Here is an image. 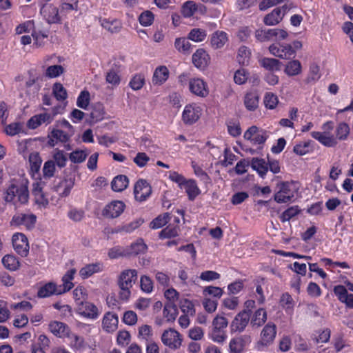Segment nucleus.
Wrapping results in <instances>:
<instances>
[{
    "label": "nucleus",
    "mask_w": 353,
    "mask_h": 353,
    "mask_svg": "<svg viewBox=\"0 0 353 353\" xmlns=\"http://www.w3.org/2000/svg\"><path fill=\"white\" fill-rule=\"evenodd\" d=\"M138 279L137 271L134 269L123 270L117 280L119 288V296L123 301H128L131 295V289Z\"/></svg>",
    "instance_id": "1"
},
{
    "label": "nucleus",
    "mask_w": 353,
    "mask_h": 353,
    "mask_svg": "<svg viewBox=\"0 0 353 353\" xmlns=\"http://www.w3.org/2000/svg\"><path fill=\"white\" fill-rule=\"evenodd\" d=\"M4 199L6 202L16 205L19 203L25 204L28 203L29 191L27 182H21L11 184L5 192Z\"/></svg>",
    "instance_id": "2"
},
{
    "label": "nucleus",
    "mask_w": 353,
    "mask_h": 353,
    "mask_svg": "<svg viewBox=\"0 0 353 353\" xmlns=\"http://www.w3.org/2000/svg\"><path fill=\"white\" fill-rule=\"evenodd\" d=\"M228 325V321L225 316H216L212 322V327L208 332V338L214 343L223 344L228 338L226 331Z\"/></svg>",
    "instance_id": "3"
},
{
    "label": "nucleus",
    "mask_w": 353,
    "mask_h": 353,
    "mask_svg": "<svg viewBox=\"0 0 353 353\" xmlns=\"http://www.w3.org/2000/svg\"><path fill=\"white\" fill-rule=\"evenodd\" d=\"M278 191L274 195V201L278 203H286L295 196L296 190L293 182L282 181L277 184Z\"/></svg>",
    "instance_id": "4"
},
{
    "label": "nucleus",
    "mask_w": 353,
    "mask_h": 353,
    "mask_svg": "<svg viewBox=\"0 0 353 353\" xmlns=\"http://www.w3.org/2000/svg\"><path fill=\"white\" fill-rule=\"evenodd\" d=\"M203 110L196 103H190L185 106L182 112V121L187 125L196 123L202 114Z\"/></svg>",
    "instance_id": "5"
},
{
    "label": "nucleus",
    "mask_w": 353,
    "mask_h": 353,
    "mask_svg": "<svg viewBox=\"0 0 353 353\" xmlns=\"http://www.w3.org/2000/svg\"><path fill=\"white\" fill-rule=\"evenodd\" d=\"M161 341L170 349L177 350L181 347L183 339L179 332L170 328L163 332Z\"/></svg>",
    "instance_id": "6"
},
{
    "label": "nucleus",
    "mask_w": 353,
    "mask_h": 353,
    "mask_svg": "<svg viewBox=\"0 0 353 353\" xmlns=\"http://www.w3.org/2000/svg\"><path fill=\"white\" fill-rule=\"evenodd\" d=\"M125 207V204L122 201L114 200L105 205L101 214L106 219H116L121 215Z\"/></svg>",
    "instance_id": "7"
},
{
    "label": "nucleus",
    "mask_w": 353,
    "mask_h": 353,
    "mask_svg": "<svg viewBox=\"0 0 353 353\" xmlns=\"http://www.w3.org/2000/svg\"><path fill=\"white\" fill-rule=\"evenodd\" d=\"M57 114L55 108H53L52 113L43 112L35 114L28 121L27 126L30 129L34 130L42 124L48 125L52 122Z\"/></svg>",
    "instance_id": "8"
},
{
    "label": "nucleus",
    "mask_w": 353,
    "mask_h": 353,
    "mask_svg": "<svg viewBox=\"0 0 353 353\" xmlns=\"http://www.w3.org/2000/svg\"><path fill=\"white\" fill-rule=\"evenodd\" d=\"M269 51L272 55L284 59H290L296 55L290 44L273 43L270 46Z\"/></svg>",
    "instance_id": "9"
},
{
    "label": "nucleus",
    "mask_w": 353,
    "mask_h": 353,
    "mask_svg": "<svg viewBox=\"0 0 353 353\" xmlns=\"http://www.w3.org/2000/svg\"><path fill=\"white\" fill-rule=\"evenodd\" d=\"M250 313L246 310L239 312L230 323L231 333L242 332L244 331L250 321Z\"/></svg>",
    "instance_id": "10"
},
{
    "label": "nucleus",
    "mask_w": 353,
    "mask_h": 353,
    "mask_svg": "<svg viewBox=\"0 0 353 353\" xmlns=\"http://www.w3.org/2000/svg\"><path fill=\"white\" fill-rule=\"evenodd\" d=\"M151 193L152 187L145 179H140L134 184V194L137 201H145Z\"/></svg>",
    "instance_id": "11"
},
{
    "label": "nucleus",
    "mask_w": 353,
    "mask_h": 353,
    "mask_svg": "<svg viewBox=\"0 0 353 353\" xmlns=\"http://www.w3.org/2000/svg\"><path fill=\"white\" fill-rule=\"evenodd\" d=\"M12 241L13 248L19 255L25 257L28 254L30 247L25 234L16 233L12 236Z\"/></svg>",
    "instance_id": "12"
},
{
    "label": "nucleus",
    "mask_w": 353,
    "mask_h": 353,
    "mask_svg": "<svg viewBox=\"0 0 353 353\" xmlns=\"http://www.w3.org/2000/svg\"><path fill=\"white\" fill-rule=\"evenodd\" d=\"M276 335V326L272 322L268 323L262 329L259 345L269 346L273 343Z\"/></svg>",
    "instance_id": "13"
},
{
    "label": "nucleus",
    "mask_w": 353,
    "mask_h": 353,
    "mask_svg": "<svg viewBox=\"0 0 353 353\" xmlns=\"http://www.w3.org/2000/svg\"><path fill=\"white\" fill-rule=\"evenodd\" d=\"M37 217L33 214H18L13 216L10 221L12 226H24L30 230L34 228Z\"/></svg>",
    "instance_id": "14"
},
{
    "label": "nucleus",
    "mask_w": 353,
    "mask_h": 353,
    "mask_svg": "<svg viewBox=\"0 0 353 353\" xmlns=\"http://www.w3.org/2000/svg\"><path fill=\"white\" fill-rule=\"evenodd\" d=\"M41 14L50 24L61 23L62 16L59 13V8L54 4H47L41 9Z\"/></svg>",
    "instance_id": "15"
},
{
    "label": "nucleus",
    "mask_w": 353,
    "mask_h": 353,
    "mask_svg": "<svg viewBox=\"0 0 353 353\" xmlns=\"http://www.w3.org/2000/svg\"><path fill=\"white\" fill-rule=\"evenodd\" d=\"M189 90L194 95L204 98L209 94L207 83L201 78H193L188 81Z\"/></svg>",
    "instance_id": "16"
},
{
    "label": "nucleus",
    "mask_w": 353,
    "mask_h": 353,
    "mask_svg": "<svg viewBox=\"0 0 353 353\" xmlns=\"http://www.w3.org/2000/svg\"><path fill=\"white\" fill-rule=\"evenodd\" d=\"M72 136V134L68 132L59 129H53L48 135L47 144L48 146L53 148L59 142L66 143L70 141Z\"/></svg>",
    "instance_id": "17"
},
{
    "label": "nucleus",
    "mask_w": 353,
    "mask_h": 353,
    "mask_svg": "<svg viewBox=\"0 0 353 353\" xmlns=\"http://www.w3.org/2000/svg\"><path fill=\"white\" fill-rule=\"evenodd\" d=\"M251 342L249 335H241L232 338L229 343L230 353H242L245 347Z\"/></svg>",
    "instance_id": "18"
},
{
    "label": "nucleus",
    "mask_w": 353,
    "mask_h": 353,
    "mask_svg": "<svg viewBox=\"0 0 353 353\" xmlns=\"http://www.w3.org/2000/svg\"><path fill=\"white\" fill-rule=\"evenodd\" d=\"M268 137L265 131L258 133V128L255 125L249 128L244 133V138L250 141L251 143L253 145L263 144Z\"/></svg>",
    "instance_id": "19"
},
{
    "label": "nucleus",
    "mask_w": 353,
    "mask_h": 353,
    "mask_svg": "<svg viewBox=\"0 0 353 353\" xmlns=\"http://www.w3.org/2000/svg\"><path fill=\"white\" fill-rule=\"evenodd\" d=\"M333 292L338 300L344 303L347 307L353 308V294L347 292V289L343 285H335Z\"/></svg>",
    "instance_id": "20"
},
{
    "label": "nucleus",
    "mask_w": 353,
    "mask_h": 353,
    "mask_svg": "<svg viewBox=\"0 0 353 353\" xmlns=\"http://www.w3.org/2000/svg\"><path fill=\"white\" fill-rule=\"evenodd\" d=\"M287 10V6L276 8L271 12L266 14L263 18V23L266 26H275L279 23Z\"/></svg>",
    "instance_id": "21"
},
{
    "label": "nucleus",
    "mask_w": 353,
    "mask_h": 353,
    "mask_svg": "<svg viewBox=\"0 0 353 353\" xmlns=\"http://www.w3.org/2000/svg\"><path fill=\"white\" fill-rule=\"evenodd\" d=\"M119 318L117 314L106 312L102 319V328L108 333H112L118 328Z\"/></svg>",
    "instance_id": "22"
},
{
    "label": "nucleus",
    "mask_w": 353,
    "mask_h": 353,
    "mask_svg": "<svg viewBox=\"0 0 353 353\" xmlns=\"http://www.w3.org/2000/svg\"><path fill=\"white\" fill-rule=\"evenodd\" d=\"M78 310L79 313L83 317L93 320L97 319L100 314L97 307L94 304L88 301H85L79 305Z\"/></svg>",
    "instance_id": "23"
},
{
    "label": "nucleus",
    "mask_w": 353,
    "mask_h": 353,
    "mask_svg": "<svg viewBox=\"0 0 353 353\" xmlns=\"http://www.w3.org/2000/svg\"><path fill=\"white\" fill-rule=\"evenodd\" d=\"M170 77V71L165 65H159L156 68L152 77L154 85H161L166 82Z\"/></svg>",
    "instance_id": "24"
},
{
    "label": "nucleus",
    "mask_w": 353,
    "mask_h": 353,
    "mask_svg": "<svg viewBox=\"0 0 353 353\" xmlns=\"http://www.w3.org/2000/svg\"><path fill=\"white\" fill-rule=\"evenodd\" d=\"M59 285L54 282L50 281L46 283L43 285L39 288L37 292V296L39 298H47L52 295H60L63 293L59 292Z\"/></svg>",
    "instance_id": "25"
},
{
    "label": "nucleus",
    "mask_w": 353,
    "mask_h": 353,
    "mask_svg": "<svg viewBox=\"0 0 353 353\" xmlns=\"http://www.w3.org/2000/svg\"><path fill=\"white\" fill-rule=\"evenodd\" d=\"M103 270V265L101 262L87 264L79 270V276L82 279H86L96 273L101 272Z\"/></svg>",
    "instance_id": "26"
},
{
    "label": "nucleus",
    "mask_w": 353,
    "mask_h": 353,
    "mask_svg": "<svg viewBox=\"0 0 353 353\" xmlns=\"http://www.w3.org/2000/svg\"><path fill=\"white\" fill-rule=\"evenodd\" d=\"M192 59L196 68L204 69L208 65L210 57L204 49L199 48L192 54Z\"/></svg>",
    "instance_id": "27"
},
{
    "label": "nucleus",
    "mask_w": 353,
    "mask_h": 353,
    "mask_svg": "<svg viewBox=\"0 0 353 353\" xmlns=\"http://www.w3.org/2000/svg\"><path fill=\"white\" fill-rule=\"evenodd\" d=\"M49 330L54 336L59 338L69 336L70 332V329L67 324L57 321L50 323Z\"/></svg>",
    "instance_id": "28"
},
{
    "label": "nucleus",
    "mask_w": 353,
    "mask_h": 353,
    "mask_svg": "<svg viewBox=\"0 0 353 353\" xmlns=\"http://www.w3.org/2000/svg\"><path fill=\"white\" fill-rule=\"evenodd\" d=\"M311 136L314 139L319 141L321 144L327 147H334L338 142L334 135H330L325 132L313 131L311 132Z\"/></svg>",
    "instance_id": "29"
},
{
    "label": "nucleus",
    "mask_w": 353,
    "mask_h": 353,
    "mask_svg": "<svg viewBox=\"0 0 353 353\" xmlns=\"http://www.w3.org/2000/svg\"><path fill=\"white\" fill-rule=\"evenodd\" d=\"M76 272L77 270L75 268H71L65 272L61 279L63 284L59 285V289L61 290L59 292L64 294L70 291L74 287L72 280L74 279Z\"/></svg>",
    "instance_id": "30"
},
{
    "label": "nucleus",
    "mask_w": 353,
    "mask_h": 353,
    "mask_svg": "<svg viewBox=\"0 0 353 353\" xmlns=\"http://www.w3.org/2000/svg\"><path fill=\"white\" fill-rule=\"evenodd\" d=\"M251 168L255 170L260 177L264 179L268 171V162L265 159L254 157L250 162Z\"/></svg>",
    "instance_id": "31"
},
{
    "label": "nucleus",
    "mask_w": 353,
    "mask_h": 353,
    "mask_svg": "<svg viewBox=\"0 0 353 353\" xmlns=\"http://www.w3.org/2000/svg\"><path fill=\"white\" fill-rule=\"evenodd\" d=\"M259 96L256 90L248 92L244 97V105L249 111H254L259 106Z\"/></svg>",
    "instance_id": "32"
},
{
    "label": "nucleus",
    "mask_w": 353,
    "mask_h": 353,
    "mask_svg": "<svg viewBox=\"0 0 353 353\" xmlns=\"http://www.w3.org/2000/svg\"><path fill=\"white\" fill-rule=\"evenodd\" d=\"M183 188L185 189L190 201H194L201 194V190L194 179H187Z\"/></svg>",
    "instance_id": "33"
},
{
    "label": "nucleus",
    "mask_w": 353,
    "mask_h": 353,
    "mask_svg": "<svg viewBox=\"0 0 353 353\" xmlns=\"http://www.w3.org/2000/svg\"><path fill=\"white\" fill-rule=\"evenodd\" d=\"M101 26L111 33H118L122 28V23L120 20L116 19H101Z\"/></svg>",
    "instance_id": "34"
},
{
    "label": "nucleus",
    "mask_w": 353,
    "mask_h": 353,
    "mask_svg": "<svg viewBox=\"0 0 353 353\" xmlns=\"http://www.w3.org/2000/svg\"><path fill=\"white\" fill-rule=\"evenodd\" d=\"M268 314L265 309L259 308L250 316V324L252 327H261L267 321Z\"/></svg>",
    "instance_id": "35"
},
{
    "label": "nucleus",
    "mask_w": 353,
    "mask_h": 353,
    "mask_svg": "<svg viewBox=\"0 0 353 353\" xmlns=\"http://www.w3.org/2000/svg\"><path fill=\"white\" fill-rule=\"evenodd\" d=\"M228 41V34L225 32L219 30L214 32L210 39L211 45L214 49L223 48Z\"/></svg>",
    "instance_id": "36"
},
{
    "label": "nucleus",
    "mask_w": 353,
    "mask_h": 353,
    "mask_svg": "<svg viewBox=\"0 0 353 353\" xmlns=\"http://www.w3.org/2000/svg\"><path fill=\"white\" fill-rule=\"evenodd\" d=\"M129 184V179L127 176L119 174L113 178L111 182V187L114 192H122L127 188Z\"/></svg>",
    "instance_id": "37"
},
{
    "label": "nucleus",
    "mask_w": 353,
    "mask_h": 353,
    "mask_svg": "<svg viewBox=\"0 0 353 353\" xmlns=\"http://www.w3.org/2000/svg\"><path fill=\"white\" fill-rule=\"evenodd\" d=\"M279 305L286 313L290 314L294 311L295 303L292 296L288 292H285L280 297Z\"/></svg>",
    "instance_id": "38"
},
{
    "label": "nucleus",
    "mask_w": 353,
    "mask_h": 353,
    "mask_svg": "<svg viewBox=\"0 0 353 353\" xmlns=\"http://www.w3.org/2000/svg\"><path fill=\"white\" fill-rule=\"evenodd\" d=\"M261 67L270 72L279 71L281 69V63L276 59L263 57L259 60Z\"/></svg>",
    "instance_id": "39"
},
{
    "label": "nucleus",
    "mask_w": 353,
    "mask_h": 353,
    "mask_svg": "<svg viewBox=\"0 0 353 353\" xmlns=\"http://www.w3.org/2000/svg\"><path fill=\"white\" fill-rule=\"evenodd\" d=\"M163 313L167 321L173 322L178 315V308L174 303L169 302L165 303Z\"/></svg>",
    "instance_id": "40"
},
{
    "label": "nucleus",
    "mask_w": 353,
    "mask_h": 353,
    "mask_svg": "<svg viewBox=\"0 0 353 353\" xmlns=\"http://www.w3.org/2000/svg\"><path fill=\"white\" fill-rule=\"evenodd\" d=\"M350 126L345 122L339 123L335 129V137L336 141H345L348 138L350 134Z\"/></svg>",
    "instance_id": "41"
},
{
    "label": "nucleus",
    "mask_w": 353,
    "mask_h": 353,
    "mask_svg": "<svg viewBox=\"0 0 353 353\" xmlns=\"http://www.w3.org/2000/svg\"><path fill=\"white\" fill-rule=\"evenodd\" d=\"M188 40V37L176 38L174 41L175 48L181 53L189 54L191 52L192 44Z\"/></svg>",
    "instance_id": "42"
},
{
    "label": "nucleus",
    "mask_w": 353,
    "mask_h": 353,
    "mask_svg": "<svg viewBox=\"0 0 353 353\" xmlns=\"http://www.w3.org/2000/svg\"><path fill=\"white\" fill-rule=\"evenodd\" d=\"M30 172L32 175L39 174L42 160L39 153H31L29 157Z\"/></svg>",
    "instance_id": "43"
},
{
    "label": "nucleus",
    "mask_w": 353,
    "mask_h": 353,
    "mask_svg": "<svg viewBox=\"0 0 353 353\" xmlns=\"http://www.w3.org/2000/svg\"><path fill=\"white\" fill-rule=\"evenodd\" d=\"M1 262L3 266L10 271H15L20 266V263L18 259L16 256L10 254L5 255L2 258Z\"/></svg>",
    "instance_id": "44"
},
{
    "label": "nucleus",
    "mask_w": 353,
    "mask_h": 353,
    "mask_svg": "<svg viewBox=\"0 0 353 353\" xmlns=\"http://www.w3.org/2000/svg\"><path fill=\"white\" fill-rule=\"evenodd\" d=\"M207 37V31L202 28H194L188 34V39L194 42H202Z\"/></svg>",
    "instance_id": "45"
},
{
    "label": "nucleus",
    "mask_w": 353,
    "mask_h": 353,
    "mask_svg": "<svg viewBox=\"0 0 353 353\" xmlns=\"http://www.w3.org/2000/svg\"><path fill=\"white\" fill-rule=\"evenodd\" d=\"M285 72L288 76H296L302 71L301 63L299 60L290 61L285 65Z\"/></svg>",
    "instance_id": "46"
},
{
    "label": "nucleus",
    "mask_w": 353,
    "mask_h": 353,
    "mask_svg": "<svg viewBox=\"0 0 353 353\" xmlns=\"http://www.w3.org/2000/svg\"><path fill=\"white\" fill-rule=\"evenodd\" d=\"M145 84V77L142 73H137L133 75L129 82V86L134 91L141 90Z\"/></svg>",
    "instance_id": "47"
},
{
    "label": "nucleus",
    "mask_w": 353,
    "mask_h": 353,
    "mask_svg": "<svg viewBox=\"0 0 353 353\" xmlns=\"http://www.w3.org/2000/svg\"><path fill=\"white\" fill-rule=\"evenodd\" d=\"M301 212L298 205L289 207L279 216V219L282 223L289 221L292 218L296 216Z\"/></svg>",
    "instance_id": "48"
},
{
    "label": "nucleus",
    "mask_w": 353,
    "mask_h": 353,
    "mask_svg": "<svg viewBox=\"0 0 353 353\" xmlns=\"http://www.w3.org/2000/svg\"><path fill=\"white\" fill-rule=\"evenodd\" d=\"M170 219V217L168 213L160 214L150 222V227L154 230L161 228L165 225Z\"/></svg>",
    "instance_id": "49"
},
{
    "label": "nucleus",
    "mask_w": 353,
    "mask_h": 353,
    "mask_svg": "<svg viewBox=\"0 0 353 353\" xmlns=\"http://www.w3.org/2000/svg\"><path fill=\"white\" fill-rule=\"evenodd\" d=\"M179 232L178 226L169 225L159 232V237L161 239L174 238L179 235Z\"/></svg>",
    "instance_id": "50"
},
{
    "label": "nucleus",
    "mask_w": 353,
    "mask_h": 353,
    "mask_svg": "<svg viewBox=\"0 0 353 353\" xmlns=\"http://www.w3.org/2000/svg\"><path fill=\"white\" fill-rule=\"evenodd\" d=\"M52 93L55 99L62 101L68 98V93L65 88L61 83H55L52 87Z\"/></svg>",
    "instance_id": "51"
},
{
    "label": "nucleus",
    "mask_w": 353,
    "mask_h": 353,
    "mask_svg": "<svg viewBox=\"0 0 353 353\" xmlns=\"http://www.w3.org/2000/svg\"><path fill=\"white\" fill-rule=\"evenodd\" d=\"M179 307L183 314L194 316L195 308L193 302L188 299H182L179 301Z\"/></svg>",
    "instance_id": "52"
},
{
    "label": "nucleus",
    "mask_w": 353,
    "mask_h": 353,
    "mask_svg": "<svg viewBox=\"0 0 353 353\" xmlns=\"http://www.w3.org/2000/svg\"><path fill=\"white\" fill-rule=\"evenodd\" d=\"M147 250V245L142 239H138L130 245V250L128 251V255H138L143 253Z\"/></svg>",
    "instance_id": "53"
},
{
    "label": "nucleus",
    "mask_w": 353,
    "mask_h": 353,
    "mask_svg": "<svg viewBox=\"0 0 353 353\" xmlns=\"http://www.w3.org/2000/svg\"><path fill=\"white\" fill-rule=\"evenodd\" d=\"M251 56V52L246 46H241L239 48L237 54V61L241 65H248Z\"/></svg>",
    "instance_id": "54"
},
{
    "label": "nucleus",
    "mask_w": 353,
    "mask_h": 353,
    "mask_svg": "<svg viewBox=\"0 0 353 353\" xmlns=\"http://www.w3.org/2000/svg\"><path fill=\"white\" fill-rule=\"evenodd\" d=\"M273 29H259L255 32V38L260 42L274 40Z\"/></svg>",
    "instance_id": "55"
},
{
    "label": "nucleus",
    "mask_w": 353,
    "mask_h": 353,
    "mask_svg": "<svg viewBox=\"0 0 353 353\" xmlns=\"http://www.w3.org/2000/svg\"><path fill=\"white\" fill-rule=\"evenodd\" d=\"M88 297L87 290L83 285H78L73 290V298L78 305L83 303Z\"/></svg>",
    "instance_id": "56"
},
{
    "label": "nucleus",
    "mask_w": 353,
    "mask_h": 353,
    "mask_svg": "<svg viewBox=\"0 0 353 353\" xmlns=\"http://www.w3.org/2000/svg\"><path fill=\"white\" fill-rule=\"evenodd\" d=\"M263 103L266 108L273 110L278 105V97L272 92H267L264 96Z\"/></svg>",
    "instance_id": "57"
},
{
    "label": "nucleus",
    "mask_w": 353,
    "mask_h": 353,
    "mask_svg": "<svg viewBox=\"0 0 353 353\" xmlns=\"http://www.w3.org/2000/svg\"><path fill=\"white\" fill-rule=\"evenodd\" d=\"M90 101V94L88 90H83L77 97V105L82 109L86 110Z\"/></svg>",
    "instance_id": "58"
},
{
    "label": "nucleus",
    "mask_w": 353,
    "mask_h": 353,
    "mask_svg": "<svg viewBox=\"0 0 353 353\" xmlns=\"http://www.w3.org/2000/svg\"><path fill=\"white\" fill-rule=\"evenodd\" d=\"M88 154L85 150H75L69 154V159L74 163H81L86 159Z\"/></svg>",
    "instance_id": "59"
},
{
    "label": "nucleus",
    "mask_w": 353,
    "mask_h": 353,
    "mask_svg": "<svg viewBox=\"0 0 353 353\" xmlns=\"http://www.w3.org/2000/svg\"><path fill=\"white\" fill-rule=\"evenodd\" d=\"M64 71V68L62 65H53L46 68L45 74L47 77L52 79L59 77Z\"/></svg>",
    "instance_id": "60"
},
{
    "label": "nucleus",
    "mask_w": 353,
    "mask_h": 353,
    "mask_svg": "<svg viewBox=\"0 0 353 353\" xmlns=\"http://www.w3.org/2000/svg\"><path fill=\"white\" fill-rule=\"evenodd\" d=\"M140 287L143 292L150 294L153 291L154 282L146 275H143L140 278Z\"/></svg>",
    "instance_id": "61"
},
{
    "label": "nucleus",
    "mask_w": 353,
    "mask_h": 353,
    "mask_svg": "<svg viewBox=\"0 0 353 353\" xmlns=\"http://www.w3.org/2000/svg\"><path fill=\"white\" fill-rule=\"evenodd\" d=\"M154 20V14L150 10L143 12L139 17V21L142 26L147 27L152 24Z\"/></svg>",
    "instance_id": "62"
},
{
    "label": "nucleus",
    "mask_w": 353,
    "mask_h": 353,
    "mask_svg": "<svg viewBox=\"0 0 353 353\" xmlns=\"http://www.w3.org/2000/svg\"><path fill=\"white\" fill-rule=\"evenodd\" d=\"M310 144V141H305L296 144L294 146L293 151L299 156L305 155L312 150Z\"/></svg>",
    "instance_id": "63"
},
{
    "label": "nucleus",
    "mask_w": 353,
    "mask_h": 353,
    "mask_svg": "<svg viewBox=\"0 0 353 353\" xmlns=\"http://www.w3.org/2000/svg\"><path fill=\"white\" fill-rule=\"evenodd\" d=\"M74 186V182L71 180H65L62 181L58 186L57 191L59 192L60 196L65 197L70 193L72 188Z\"/></svg>",
    "instance_id": "64"
}]
</instances>
